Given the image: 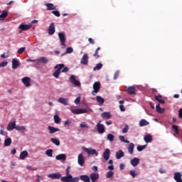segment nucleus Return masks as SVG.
<instances>
[{
	"label": "nucleus",
	"instance_id": "2f4dec72",
	"mask_svg": "<svg viewBox=\"0 0 182 182\" xmlns=\"http://www.w3.org/2000/svg\"><path fill=\"white\" fill-rule=\"evenodd\" d=\"M128 151L129 154H133L134 151V144L130 143L128 146Z\"/></svg>",
	"mask_w": 182,
	"mask_h": 182
},
{
	"label": "nucleus",
	"instance_id": "1a4fd4ad",
	"mask_svg": "<svg viewBox=\"0 0 182 182\" xmlns=\"http://www.w3.org/2000/svg\"><path fill=\"white\" fill-rule=\"evenodd\" d=\"M70 80L71 81L73 85H75V86H77V87L80 86V81L77 80L75 75H71L70 77Z\"/></svg>",
	"mask_w": 182,
	"mask_h": 182
},
{
	"label": "nucleus",
	"instance_id": "79ce46f5",
	"mask_svg": "<svg viewBox=\"0 0 182 182\" xmlns=\"http://www.w3.org/2000/svg\"><path fill=\"white\" fill-rule=\"evenodd\" d=\"M102 68H103V64H102V63H100L97 64L95 67H94L93 70H100Z\"/></svg>",
	"mask_w": 182,
	"mask_h": 182
},
{
	"label": "nucleus",
	"instance_id": "412c9836",
	"mask_svg": "<svg viewBox=\"0 0 182 182\" xmlns=\"http://www.w3.org/2000/svg\"><path fill=\"white\" fill-rule=\"evenodd\" d=\"M45 5L47 7V11H55L56 9V6L52 3H47Z\"/></svg>",
	"mask_w": 182,
	"mask_h": 182
},
{
	"label": "nucleus",
	"instance_id": "f704fd0d",
	"mask_svg": "<svg viewBox=\"0 0 182 182\" xmlns=\"http://www.w3.org/2000/svg\"><path fill=\"white\" fill-rule=\"evenodd\" d=\"M6 16H8V11H3L0 15V21H5V18H6Z\"/></svg>",
	"mask_w": 182,
	"mask_h": 182
},
{
	"label": "nucleus",
	"instance_id": "5701e85b",
	"mask_svg": "<svg viewBox=\"0 0 182 182\" xmlns=\"http://www.w3.org/2000/svg\"><path fill=\"white\" fill-rule=\"evenodd\" d=\"M55 159H57V160H59V161H65V160H66V154H58V155H57L56 156H55Z\"/></svg>",
	"mask_w": 182,
	"mask_h": 182
},
{
	"label": "nucleus",
	"instance_id": "0eeeda50",
	"mask_svg": "<svg viewBox=\"0 0 182 182\" xmlns=\"http://www.w3.org/2000/svg\"><path fill=\"white\" fill-rule=\"evenodd\" d=\"M48 178H52L53 180H59L62 178V174L60 173H50L48 175Z\"/></svg>",
	"mask_w": 182,
	"mask_h": 182
},
{
	"label": "nucleus",
	"instance_id": "de8ad7c7",
	"mask_svg": "<svg viewBox=\"0 0 182 182\" xmlns=\"http://www.w3.org/2000/svg\"><path fill=\"white\" fill-rule=\"evenodd\" d=\"M80 127L81 129H89V126L85 122H82L80 124Z\"/></svg>",
	"mask_w": 182,
	"mask_h": 182
},
{
	"label": "nucleus",
	"instance_id": "5fc2aeb1",
	"mask_svg": "<svg viewBox=\"0 0 182 182\" xmlns=\"http://www.w3.org/2000/svg\"><path fill=\"white\" fill-rule=\"evenodd\" d=\"M80 180V177H75L72 176L71 182H79Z\"/></svg>",
	"mask_w": 182,
	"mask_h": 182
},
{
	"label": "nucleus",
	"instance_id": "cd10ccee",
	"mask_svg": "<svg viewBox=\"0 0 182 182\" xmlns=\"http://www.w3.org/2000/svg\"><path fill=\"white\" fill-rule=\"evenodd\" d=\"M59 103H61V105H64V106H68L69 103H68V100L66 98L60 97L58 99Z\"/></svg>",
	"mask_w": 182,
	"mask_h": 182
},
{
	"label": "nucleus",
	"instance_id": "4be33fe9",
	"mask_svg": "<svg viewBox=\"0 0 182 182\" xmlns=\"http://www.w3.org/2000/svg\"><path fill=\"white\" fill-rule=\"evenodd\" d=\"M80 180L83 182H90V177L87 175H81L80 176Z\"/></svg>",
	"mask_w": 182,
	"mask_h": 182
},
{
	"label": "nucleus",
	"instance_id": "a19ab883",
	"mask_svg": "<svg viewBox=\"0 0 182 182\" xmlns=\"http://www.w3.org/2000/svg\"><path fill=\"white\" fill-rule=\"evenodd\" d=\"M72 52H73V48L72 47H68L67 48L66 51L64 53H63L61 56H65L66 53H72Z\"/></svg>",
	"mask_w": 182,
	"mask_h": 182
},
{
	"label": "nucleus",
	"instance_id": "603ef678",
	"mask_svg": "<svg viewBox=\"0 0 182 182\" xmlns=\"http://www.w3.org/2000/svg\"><path fill=\"white\" fill-rule=\"evenodd\" d=\"M26 48H25V47L20 48L18 50V53H19V55H22V53L25 52V50H26Z\"/></svg>",
	"mask_w": 182,
	"mask_h": 182
},
{
	"label": "nucleus",
	"instance_id": "6ab92c4d",
	"mask_svg": "<svg viewBox=\"0 0 182 182\" xmlns=\"http://www.w3.org/2000/svg\"><path fill=\"white\" fill-rule=\"evenodd\" d=\"M140 163V159L139 158H134L130 161V164L133 167H136V166Z\"/></svg>",
	"mask_w": 182,
	"mask_h": 182
},
{
	"label": "nucleus",
	"instance_id": "864d4df0",
	"mask_svg": "<svg viewBox=\"0 0 182 182\" xmlns=\"http://www.w3.org/2000/svg\"><path fill=\"white\" fill-rule=\"evenodd\" d=\"M136 149H137L138 151H143V150H144V149H146V145L138 146Z\"/></svg>",
	"mask_w": 182,
	"mask_h": 182
},
{
	"label": "nucleus",
	"instance_id": "680f3d73",
	"mask_svg": "<svg viewBox=\"0 0 182 182\" xmlns=\"http://www.w3.org/2000/svg\"><path fill=\"white\" fill-rule=\"evenodd\" d=\"M159 173H161V174H166V170H164V168H163V167H161L159 168Z\"/></svg>",
	"mask_w": 182,
	"mask_h": 182
},
{
	"label": "nucleus",
	"instance_id": "f03ea898",
	"mask_svg": "<svg viewBox=\"0 0 182 182\" xmlns=\"http://www.w3.org/2000/svg\"><path fill=\"white\" fill-rule=\"evenodd\" d=\"M58 38L60 39L62 49H65V48H66V37L65 36V33H58Z\"/></svg>",
	"mask_w": 182,
	"mask_h": 182
},
{
	"label": "nucleus",
	"instance_id": "7c9ffc66",
	"mask_svg": "<svg viewBox=\"0 0 182 182\" xmlns=\"http://www.w3.org/2000/svg\"><path fill=\"white\" fill-rule=\"evenodd\" d=\"M116 157L117 160H120L122 157H124V152H123L122 150H119V151L116 152Z\"/></svg>",
	"mask_w": 182,
	"mask_h": 182
},
{
	"label": "nucleus",
	"instance_id": "20e7f679",
	"mask_svg": "<svg viewBox=\"0 0 182 182\" xmlns=\"http://www.w3.org/2000/svg\"><path fill=\"white\" fill-rule=\"evenodd\" d=\"M82 150H84V151L87 153V154H91L92 156H94V154H95L96 156H99V153H97V151H96V149H94L92 148L88 149V148L83 146Z\"/></svg>",
	"mask_w": 182,
	"mask_h": 182
},
{
	"label": "nucleus",
	"instance_id": "a878e982",
	"mask_svg": "<svg viewBox=\"0 0 182 182\" xmlns=\"http://www.w3.org/2000/svg\"><path fill=\"white\" fill-rule=\"evenodd\" d=\"M48 129L49 130L50 134H53V133H56V132L60 131L59 128H55L54 127H50V126L48 127Z\"/></svg>",
	"mask_w": 182,
	"mask_h": 182
},
{
	"label": "nucleus",
	"instance_id": "7ed1b4c3",
	"mask_svg": "<svg viewBox=\"0 0 182 182\" xmlns=\"http://www.w3.org/2000/svg\"><path fill=\"white\" fill-rule=\"evenodd\" d=\"M100 123H102L101 120H100L97 122V132L100 134H103V133H105V125L103 124H100Z\"/></svg>",
	"mask_w": 182,
	"mask_h": 182
},
{
	"label": "nucleus",
	"instance_id": "a211bd4d",
	"mask_svg": "<svg viewBox=\"0 0 182 182\" xmlns=\"http://www.w3.org/2000/svg\"><path fill=\"white\" fill-rule=\"evenodd\" d=\"M60 181L62 182H72V175H66V176H61Z\"/></svg>",
	"mask_w": 182,
	"mask_h": 182
},
{
	"label": "nucleus",
	"instance_id": "f3484780",
	"mask_svg": "<svg viewBox=\"0 0 182 182\" xmlns=\"http://www.w3.org/2000/svg\"><path fill=\"white\" fill-rule=\"evenodd\" d=\"M89 63V55L87 54H85L81 59L82 65H87Z\"/></svg>",
	"mask_w": 182,
	"mask_h": 182
},
{
	"label": "nucleus",
	"instance_id": "0e129e2a",
	"mask_svg": "<svg viewBox=\"0 0 182 182\" xmlns=\"http://www.w3.org/2000/svg\"><path fill=\"white\" fill-rule=\"evenodd\" d=\"M66 72H69V68L68 67H65L63 70H62V73H66Z\"/></svg>",
	"mask_w": 182,
	"mask_h": 182
},
{
	"label": "nucleus",
	"instance_id": "69168bd1",
	"mask_svg": "<svg viewBox=\"0 0 182 182\" xmlns=\"http://www.w3.org/2000/svg\"><path fill=\"white\" fill-rule=\"evenodd\" d=\"M161 95H159V96H157V95H156L155 96V100H157V102H159V100H161Z\"/></svg>",
	"mask_w": 182,
	"mask_h": 182
},
{
	"label": "nucleus",
	"instance_id": "c9c22d12",
	"mask_svg": "<svg viewBox=\"0 0 182 182\" xmlns=\"http://www.w3.org/2000/svg\"><path fill=\"white\" fill-rule=\"evenodd\" d=\"M50 141L53 143V144H55V146H60V141L56 138H51Z\"/></svg>",
	"mask_w": 182,
	"mask_h": 182
},
{
	"label": "nucleus",
	"instance_id": "774afa93",
	"mask_svg": "<svg viewBox=\"0 0 182 182\" xmlns=\"http://www.w3.org/2000/svg\"><path fill=\"white\" fill-rule=\"evenodd\" d=\"M178 113L180 119H182V108L179 109Z\"/></svg>",
	"mask_w": 182,
	"mask_h": 182
},
{
	"label": "nucleus",
	"instance_id": "f257e3e1",
	"mask_svg": "<svg viewBox=\"0 0 182 182\" xmlns=\"http://www.w3.org/2000/svg\"><path fill=\"white\" fill-rule=\"evenodd\" d=\"M63 68H65L64 64H59L54 67L55 69H57V70L55 71L53 74V76H54L55 79H59V75H60V72Z\"/></svg>",
	"mask_w": 182,
	"mask_h": 182
},
{
	"label": "nucleus",
	"instance_id": "9d476101",
	"mask_svg": "<svg viewBox=\"0 0 182 182\" xmlns=\"http://www.w3.org/2000/svg\"><path fill=\"white\" fill-rule=\"evenodd\" d=\"M103 159L105 161H107L110 159V149H106L103 153Z\"/></svg>",
	"mask_w": 182,
	"mask_h": 182
},
{
	"label": "nucleus",
	"instance_id": "c85d7f7f",
	"mask_svg": "<svg viewBox=\"0 0 182 182\" xmlns=\"http://www.w3.org/2000/svg\"><path fill=\"white\" fill-rule=\"evenodd\" d=\"M12 144V139L11 138H7L4 140V147H9Z\"/></svg>",
	"mask_w": 182,
	"mask_h": 182
},
{
	"label": "nucleus",
	"instance_id": "58836bf2",
	"mask_svg": "<svg viewBox=\"0 0 182 182\" xmlns=\"http://www.w3.org/2000/svg\"><path fill=\"white\" fill-rule=\"evenodd\" d=\"M156 110L158 113H161V114H163L164 112H165V109L160 107V105L158 104L156 107Z\"/></svg>",
	"mask_w": 182,
	"mask_h": 182
},
{
	"label": "nucleus",
	"instance_id": "49530a36",
	"mask_svg": "<svg viewBox=\"0 0 182 182\" xmlns=\"http://www.w3.org/2000/svg\"><path fill=\"white\" fill-rule=\"evenodd\" d=\"M119 139L120 140V141H122V143H130V141L129 140H127L124 139V136L122 135L119 136Z\"/></svg>",
	"mask_w": 182,
	"mask_h": 182
},
{
	"label": "nucleus",
	"instance_id": "2eb2a0df",
	"mask_svg": "<svg viewBox=\"0 0 182 182\" xmlns=\"http://www.w3.org/2000/svg\"><path fill=\"white\" fill-rule=\"evenodd\" d=\"M77 163L80 166H83L85 164V157H83V154H80L78 155Z\"/></svg>",
	"mask_w": 182,
	"mask_h": 182
},
{
	"label": "nucleus",
	"instance_id": "39448f33",
	"mask_svg": "<svg viewBox=\"0 0 182 182\" xmlns=\"http://www.w3.org/2000/svg\"><path fill=\"white\" fill-rule=\"evenodd\" d=\"M70 111L73 114H83V113H87L89 112L86 109H71Z\"/></svg>",
	"mask_w": 182,
	"mask_h": 182
},
{
	"label": "nucleus",
	"instance_id": "e433bc0d",
	"mask_svg": "<svg viewBox=\"0 0 182 182\" xmlns=\"http://www.w3.org/2000/svg\"><path fill=\"white\" fill-rule=\"evenodd\" d=\"M96 100L100 105H103V103H105V99L100 96H97Z\"/></svg>",
	"mask_w": 182,
	"mask_h": 182
},
{
	"label": "nucleus",
	"instance_id": "3c124183",
	"mask_svg": "<svg viewBox=\"0 0 182 182\" xmlns=\"http://www.w3.org/2000/svg\"><path fill=\"white\" fill-rule=\"evenodd\" d=\"M129 174L130 176L133 178H135L136 176H137V174L136 173V171L135 170H132L129 171Z\"/></svg>",
	"mask_w": 182,
	"mask_h": 182
},
{
	"label": "nucleus",
	"instance_id": "4d7b16f0",
	"mask_svg": "<svg viewBox=\"0 0 182 182\" xmlns=\"http://www.w3.org/2000/svg\"><path fill=\"white\" fill-rule=\"evenodd\" d=\"M5 66H8V62L3 61L0 63V68H5Z\"/></svg>",
	"mask_w": 182,
	"mask_h": 182
},
{
	"label": "nucleus",
	"instance_id": "8fccbe9b",
	"mask_svg": "<svg viewBox=\"0 0 182 182\" xmlns=\"http://www.w3.org/2000/svg\"><path fill=\"white\" fill-rule=\"evenodd\" d=\"M172 129L176 134H178V126L177 125H172Z\"/></svg>",
	"mask_w": 182,
	"mask_h": 182
},
{
	"label": "nucleus",
	"instance_id": "6e6552de",
	"mask_svg": "<svg viewBox=\"0 0 182 182\" xmlns=\"http://www.w3.org/2000/svg\"><path fill=\"white\" fill-rule=\"evenodd\" d=\"M55 23H51L48 27V35H53L55 32Z\"/></svg>",
	"mask_w": 182,
	"mask_h": 182
},
{
	"label": "nucleus",
	"instance_id": "4468645a",
	"mask_svg": "<svg viewBox=\"0 0 182 182\" xmlns=\"http://www.w3.org/2000/svg\"><path fill=\"white\" fill-rule=\"evenodd\" d=\"M12 63V69H16L17 68H19V60L16 58H14L11 61Z\"/></svg>",
	"mask_w": 182,
	"mask_h": 182
},
{
	"label": "nucleus",
	"instance_id": "4c0bfd02",
	"mask_svg": "<svg viewBox=\"0 0 182 182\" xmlns=\"http://www.w3.org/2000/svg\"><path fill=\"white\" fill-rule=\"evenodd\" d=\"M100 49H101L100 47H98L96 49L95 53L93 54V56L94 58H95V59H99V58H100V55H99V51L100 50Z\"/></svg>",
	"mask_w": 182,
	"mask_h": 182
},
{
	"label": "nucleus",
	"instance_id": "6e6d98bb",
	"mask_svg": "<svg viewBox=\"0 0 182 182\" xmlns=\"http://www.w3.org/2000/svg\"><path fill=\"white\" fill-rule=\"evenodd\" d=\"M52 14L55 15V16H57L58 18L59 16H60V13L59 12V11H53Z\"/></svg>",
	"mask_w": 182,
	"mask_h": 182
},
{
	"label": "nucleus",
	"instance_id": "bb28decb",
	"mask_svg": "<svg viewBox=\"0 0 182 182\" xmlns=\"http://www.w3.org/2000/svg\"><path fill=\"white\" fill-rule=\"evenodd\" d=\"M149 124L150 123L146 119H141L139 123L140 127H144V126H149Z\"/></svg>",
	"mask_w": 182,
	"mask_h": 182
},
{
	"label": "nucleus",
	"instance_id": "f8f14e48",
	"mask_svg": "<svg viewBox=\"0 0 182 182\" xmlns=\"http://www.w3.org/2000/svg\"><path fill=\"white\" fill-rule=\"evenodd\" d=\"M181 177H182L181 173H180V172H175L174 173L173 178H174L175 181L182 182Z\"/></svg>",
	"mask_w": 182,
	"mask_h": 182
},
{
	"label": "nucleus",
	"instance_id": "9b49d317",
	"mask_svg": "<svg viewBox=\"0 0 182 182\" xmlns=\"http://www.w3.org/2000/svg\"><path fill=\"white\" fill-rule=\"evenodd\" d=\"M21 80L26 87H29V86H31V78L29 77H24Z\"/></svg>",
	"mask_w": 182,
	"mask_h": 182
},
{
	"label": "nucleus",
	"instance_id": "052dcab7",
	"mask_svg": "<svg viewBox=\"0 0 182 182\" xmlns=\"http://www.w3.org/2000/svg\"><path fill=\"white\" fill-rule=\"evenodd\" d=\"M70 173V166H68L66 168V176H71Z\"/></svg>",
	"mask_w": 182,
	"mask_h": 182
},
{
	"label": "nucleus",
	"instance_id": "c03bdc74",
	"mask_svg": "<svg viewBox=\"0 0 182 182\" xmlns=\"http://www.w3.org/2000/svg\"><path fill=\"white\" fill-rule=\"evenodd\" d=\"M15 129L18 132H24L26 130L25 127H21V126H16Z\"/></svg>",
	"mask_w": 182,
	"mask_h": 182
},
{
	"label": "nucleus",
	"instance_id": "473e14b6",
	"mask_svg": "<svg viewBox=\"0 0 182 182\" xmlns=\"http://www.w3.org/2000/svg\"><path fill=\"white\" fill-rule=\"evenodd\" d=\"M37 61L40 62L41 63H48L49 62V60L46 57H41L37 59Z\"/></svg>",
	"mask_w": 182,
	"mask_h": 182
},
{
	"label": "nucleus",
	"instance_id": "72a5a7b5",
	"mask_svg": "<svg viewBox=\"0 0 182 182\" xmlns=\"http://www.w3.org/2000/svg\"><path fill=\"white\" fill-rule=\"evenodd\" d=\"M144 140L146 143H150L153 141V136H151V135H146L144 137Z\"/></svg>",
	"mask_w": 182,
	"mask_h": 182
},
{
	"label": "nucleus",
	"instance_id": "13d9d810",
	"mask_svg": "<svg viewBox=\"0 0 182 182\" xmlns=\"http://www.w3.org/2000/svg\"><path fill=\"white\" fill-rule=\"evenodd\" d=\"M129 132V125L126 124L124 128L122 129V133H127Z\"/></svg>",
	"mask_w": 182,
	"mask_h": 182
},
{
	"label": "nucleus",
	"instance_id": "b1692460",
	"mask_svg": "<svg viewBox=\"0 0 182 182\" xmlns=\"http://www.w3.org/2000/svg\"><path fill=\"white\" fill-rule=\"evenodd\" d=\"M15 127H16V123L15 122H9V124L7 127V130L9 132H11V130H14V129H15Z\"/></svg>",
	"mask_w": 182,
	"mask_h": 182
},
{
	"label": "nucleus",
	"instance_id": "37998d69",
	"mask_svg": "<svg viewBox=\"0 0 182 182\" xmlns=\"http://www.w3.org/2000/svg\"><path fill=\"white\" fill-rule=\"evenodd\" d=\"M54 122L56 124H59V123H60V117H59V115H54Z\"/></svg>",
	"mask_w": 182,
	"mask_h": 182
},
{
	"label": "nucleus",
	"instance_id": "a18cd8bd",
	"mask_svg": "<svg viewBox=\"0 0 182 182\" xmlns=\"http://www.w3.org/2000/svg\"><path fill=\"white\" fill-rule=\"evenodd\" d=\"M114 175V172L109 171L106 173V178H112V177H113Z\"/></svg>",
	"mask_w": 182,
	"mask_h": 182
},
{
	"label": "nucleus",
	"instance_id": "393cba45",
	"mask_svg": "<svg viewBox=\"0 0 182 182\" xmlns=\"http://www.w3.org/2000/svg\"><path fill=\"white\" fill-rule=\"evenodd\" d=\"M102 118V119H112V114H110V112H102L101 114Z\"/></svg>",
	"mask_w": 182,
	"mask_h": 182
},
{
	"label": "nucleus",
	"instance_id": "aec40b11",
	"mask_svg": "<svg viewBox=\"0 0 182 182\" xmlns=\"http://www.w3.org/2000/svg\"><path fill=\"white\" fill-rule=\"evenodd\" d=\"M28 156H29V153H28V151H23L20 154L19 159L20 160H25V159H26Z\"/></svg>",
	"mask_w": 182,
	"mask_h": 182
},
{
	"label": "nucleus",
	"instance_id": "bf43d9fd",
	"mask_svg": "<svg viewBox=\"0 0 182 182\" xmlns=\"http://www.w3.org/2000/svg\"><path fill=\"white\" fill-rule=\"evenodd\" d=\"M74 102L75 103V105H80V97H77L75 100Z\"/></svg>",
	"mask_w": 182,
	"mask_h": 182
},
{
	"label": "nucleus",
	"instance_id": "ddd939ff",
	"mask_svg": "<svg viewBox=\"0 0 182 182\" xmlns=\"http://www.w3.org/2000/svg\"><path fill=\"white\" fill-rule=\"evenodd\" d=\"M31 27H32V25H31V24L21 23L18 28L21 31H29V29H31Z\"/></svg>",
	"mask_w": 182,
	"mask_h": 182
},
{
	"label": "nucleus",
	"instance_id": "ea45409f",
	"mask_svg": "<svg viewBox=\"0 0 182 182\" xmlns=\"http://www.w3.org/2000/svg\"><path fill=\"white\" fill-rule=\"evenodd\" d=\"M46 154L48 157H53V149H48L46 151Z\"/></svg>",
	"mask_w": 182,
	"mask_h": 182
},
{
	"label": "nucleus",
	"instance_id": "09e8293b",
	"mask_svg": "<svg viewBox=\"0 0 182 182\" xmlns=\"http://www.w3.org/2000/svg\"><path fill=\"white\" fill-rule=\"evenodd\" d=\"M107 139L109 141H113V140H114V135H113L112 134H108L107 136Z\"/></svg>",
	"mask_w": 182,
	"mask_h": 182
},
{
	"label": "nucleus",
	"instance_id": "c756f323",
	"mask_svg": "<svg viewBox=\"0 0 182 182\" xmlns=\"http://www.w3.org/2000/svg\"><path fill=\"white\" fill-rule=\"evenodd\" d=\"M127 92L129 95H136V88L134 87H129Z\"/></svg>",
	"mask_w": 182,
	"mask_h": 182
},
{
	"label": "nucleus",
	"instance_id": "423d86ee",
	"mask_svg": "<svg viewBox=\"0 0 182 182\" xmlns=\"http://www.w3.org/2000/svg\"><path fill=\"white\" fill-rule=\"evenodd\" d=\"M93 89L94 90L92 91V95L95 96V93H99V91L100 90V82H95L93 84Z\"/></svg>",
	"mask_w": 182,
	"mask_h": 182
},
{
	"label": "nucleus",
	"instance_id": "dca6fc26",
	"mask_svg": "<svg viewBox=\"0 0 182 182\" xmlns=\"http://www.w3.org/2000/svg\"><path fill=\"white\" fill-rule=\"evenodd\" d=\"M90 177L91 178L92 182H96L97 181V180H99V173H92L90 175Z\"/></svg>",
	"mask_w": 182,
	"mask_h": 182
},
{
	"label": "nucleus",
	"instance_id": "338daca9",
	"mask_svg": "<svg viewBox=\"0 0 182 182\" xmlns=\"http://www.w3.org/2000/svg\"><path fill=\"white\" fill-rule=\"evenodd\" d=\"M88 41H89L90 43H91L92 45H95V40H93V38H88Z\"/></svg>",
	"mask_w": 182,
	"mask_h": 182
},
{
	"label": "nucleus",
	"instance_id": "e2e57ef3",
	"mask_svg": "<svg viewBox=\"0 0 182 182\" xmlns=\"http://www.w3.org/2000/svg\"><path fill=\"white\" fill-rule=\"evenodd\" d=\"M119 109L121 110V112H126V109H124V105H119Z\"/></svg>",
	"mask_w": 182,
	"mask_h": 182
}]
</instances>
